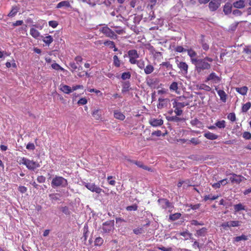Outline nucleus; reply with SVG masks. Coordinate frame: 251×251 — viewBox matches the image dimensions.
I'll list each match as a JSON object with an SVG mask.
<instances>
[{
  "label": "nucleus",
  "mask_w": 251,
  "mask_h": 251,
  "mask_svg": "<svg viewBox=\"0 0 251 251\" xmlns=\"http://www.w3.org/2000/svg\"><path fill=\"white\" fill-rule=\"evenodd\" d=\"M131 77V74L129 72H124L121 75V78L125 80L126 79H128Z\"/></svg>",
  "instance_id": "44"
},
{
  "label": "nucleus",
  "mask_w": 251,
  "mask_h": 251,
  "mask_svg": "<svg viewBox=\"0 0 251 251\" xmlns=\"http://www.w3.org/2000/svg\"><path fill=\"white\" fill-rule=\"evenodd\" d=\"M160 208L166 209L168 208L172 207V204L166 199H159L157 201Z\"/></svg>",
  "instance_id": "11"
},
{
  "label": "nucleus",
  "mask_w": 251,
  "mask_h": 251,
  "mask_svg": "<svg viewBox=\"0 0 251 251\" xmlns=\"http://www.w3.org/2000/svg\"><path fill=\"white\" fill-rule=\"evenodd\" d=\"M51 67L52 69L55 70H60L61 71L64 70V69L62 68L59 64L57 63H54L51 64Z\"/></svg>",
  "instance_id": "55"
},
{
  "label": "nucleus",
  "mask_w": 251,
  "mask_h": 251,
  "mask_svg": "<svg viewBox=\"0 0 251 251\" xmlns=\"http://www.w3.org/2000/svg\"><path fill=\"white\" fill-rule=\"evenodd\" d=\"M201 206V203H198V204H190L188 205V206L189 207H190V208L192 210H197V209H198Z\"/></svg>",
  "instance_id": "58"
},
{
  "label": "nucleus",
  "mask_w": 251,
  "mask_h": 251,
  "mask_svg": "<svg viewBox=\"0 0 251 251\" xmlns=\"http://www.w3.org/2000/svg\"><path fill=\"white\" fill-rule=\"evenodd\" d=\"M133 233L136 235L142 234L144 232V230L142 227H137L135 228L133 230Z\"/></svg>",
  "instance_id": "54"
},
{
  "label": "nucleus",
  "mask_w": 251,
  "mask_h": 251,
  "mask_svg": "<svg viewBox=\"0 0 251 251\" xmlns=\"http://www.w3.org/2000/svg\"><path fill=\"white\" fill-rule=\"evenodd\" d=\"M137 64V66L140 69H143L145 68V62L144 60L141 59L139 60H136V64Z\"/></svg>",
  "instance_id": "46"
},
{
  "label": "nucleus",
  "mask_w": 251,
  "mask_h": 251,
  "mask_svg": "<svg viewBox=\"0 0 251 251\" xmlns=\"http://www.w3.org/2000/svg\"><path fill=\"white\" fill-rule=\"evenodd\" d=\"M207 229L206 227H202L197 231L196 235L198 236H204L207 232Z\"/></svg>",
  "instance_id": "32"
},
{
  "label": "nucleus",
  "mask_w": 251,
  "mask_h": 251,
  "mask_svg": "<svg viewBox=\"0 0 251 251\" xmlns=\"http://www.w3.org/2000/svg\"><path fill=\"white\" fill-rule=\"evenodd\" d=\"M147 85L151 88H155L159 83V79L156 77L148 76L146 79Z\"/></svg>",
  "instance_id": "9"
},
{
  "label": "nucleus",
  "mask_w": 251,
  "mask_h": 251,
  "mask_svg": "<svg viewBox=\"0 0 251 251\" xmlns=\"http://www.w3.org/2000/svg\"><path fill=\"white\" fill-rule=\"evenodd\" d=\"M43 42L47 45H49L53 42V38L50 35H48L44 38Z\"/></svg>",
  "instance_id": "38"
},
{
  "label": "nucleus",
  "mask_w": 251,
  "mask_h": 251,
  "mask_svg": "<svg viewBox=\"0 0 251 251\" xmlns=\"http://www.w3.org/2000/svg\"><path fill=\"white\" fill-rule=\"evenodd\" d=\"M19 7L17 6H13L11 10L8 14V17H12L15 16L19 11Z\"/></svg>",
  "instance_id": "29"
},
{
  "label": "nucleus",
  "mask_w": 251,
  "mask_h": 251,
  "mask_svg": "<svg viewBox=\"0 0 251 251\" xmlns=\"http://www.w3.org/2000/svg\"><path fill=\"white\" fill-rule=\"evenodd\" d=\"M103 243V239L100 237H97L94 241V245L95 246H101Z\"/></svg>",
  "instance_id": "36"
},
{
  "label": "nucleus",
  "mask_w": 251,
  "mask_h": 251,
  "mask_svg": "<svg viewBox=\"0 0 251 251\" xmlns=\"http://www.w3.org/2000/svg\"><path fill=\"white\" fill-rule=\"evenodd\" d=\"M113 65L116 67H119L121 65V61L116 55L113 56Z\"/></svg>",
  "instance_id": "41"
},
{
  "label": "nucleus",
  "mask_w": 251,
  "mask_h": 251,
  "mask_svg": "<svg viewBox=\"0 0 251 251\" xmlns=\"http://www.w3.org/2000/svg\"><path fill=\"white\" fill-rule=\"evenodd\" d=\"M58 25V22L56 21H50L49 22V25L52 28L56 27Z\"/></svg>",
  "instance_id": "60"
},
{
  "label": "nucleus",
  "mask_w": 251,
  "mask_h": 251,
  "mask_svg": "<svg viewBox=\"0 0 251 251\" xmlns=\"http://www.w3.org/2000/svg\"><path fill=\"white\" fill-rule=\"evenodd\" d=\"M244 51L248 55H251V47H246L244 48Z\"/></svg>",
  "instance_id": "64"
},
{
  "label": "nucleus",
  "mask_w": 251,
  "mask_h": 251,
  "mask_svg": "<svg viewBox=\"0 0 251 251\" xmlns=\"http://www.w3.org/2000/svg\"><path fill=\"white\" fill-rule=\"evenodd\" d=\"M69 66L70 67V70L72 72H75L77 68L76 64L74 62H70L69 63Z\"/></svg>",
  "instance_id": "51"
},
{
  "label": "nucleus",
  "mask_w": 251,
  "mask_h": 251,
  "mask_svg": "<svg viewBox=\"0 0 251 251\" xmlns=\"http://www.w3.org/2000/svg\"><path fill=\"white\" fill-rule=\"evenodd\" d=\"M127 211H136L138 209V206L136 204L128 206L126 208Z\"/></svg>",
  "instance_id": "57"
},
{
  "label": "nucleus",
  "mask_w": 251,
  "mask_h": 251,
  "mask_svg": "<svg viewBox=\"0 0 251 251\" xmlns=\"http://www.w3.org/2000/svg\"><path fill=\"white\" fill-rule=\"evenodd\" d=\"M193 96L191 95L190 97H185L184 96H181L177 97L176 100L179 102L185 101L187 100H192Z\"/></svg>",
  "instance_id": "34"
},
{
  "label": "nucleus",
  "mask_w": 251,
  "mask_h": 251,
  "mask_svg": "<svg viewBox=\"0 0 251 251\" xmlns=\"http://www.w3.org/2000/svg\"><path fill=\"white\" fill-rule=\"evenodd\" d=\"M251 107V103L250 102H248L244 104L242 107V111L243 112H246Z\"/></svg>",
  "instance_id": "43"
},
{
  "label": "nucleus",
  "mask_w": 251,
  "mask_h": 251,
  "mask_svg": "<svg viewBox=\"0 0 251 251\" xmlns=\"http://www.w3.org/2000/svg\"><path fill=\"white\" fill-rule=\"evenodd\" d=\"M134 164L136 165L139 168H142L144 170L152 172V169L151 168L148 167L147 166L144 165L143 163L141 161H136V162H134Z\"/></svg>",
  "instance_id": "25"
},
{
  "label": "nucleus",
  "mask_w": 251,
  "mask_h": 251,
  "mask_svg": "<svg viewBox=\"0 0 251 251\" xmlns=\"http://www.w3.org/2000/svg\"><path fill=\"white\" fill-rule=\"evenodd\" d=\"M230 227H236L239 226V221H232L229 222Z\"/></svg>",
  "instance_id": "61"
},
{
  "label": "nucleus",
  "mask_w": 251,
  "mask_h": 251,
  "mask_svg": "<svg viewBox=\"0 0 251 251\" xmlns=\"http://www.w3.org/2000/svg\"><path fill=\"white\" fill-rule=\"evenodd\" d=\"M129 61L131 64H135L137 59L139 58V55L136 50H129L128 52Z\"/></svg>",
  "instance_id": "8"
},
{
  "label": "nucleus",
  "mask_w": 251,
  "mask_h": 251,
  "mask_svg": "<svg viewBox=\"0 0 251 251\" xmlns=\"http://www.w3.org/2000/svg\"><path fill=\"white\" fill-rule=\"evenodd\" d=\"M160 65L165 66L168 69L173 70V66L169 62H163L160 64Z\"/></svg>",
  "instance_id": "53"
},
{
  "label": "nucleus",
  "mask_w": 251,
  "mask_h": 251,
  "mask_svg": "<svg viewBox=\"0 0 251 251\" xmlns=\"http://www.w3.org/2000/svg\"><path fill=\"white\" fill-rule=\"evenodd\" d=\"M18 162L20 165H24L29 170L34 171L39 168L40 165L38 162L29 160L25 157H19L18 159Z\"/></svg>",
  "instance_id": "2"
},
{
  "label": "nucleus",
  "mask_w": 251,
  "mask_h": 251,
  "mask_svg": "<svg viewBox=\"0 0 251 251\" xmlns=\"http://www.w3.org/2000/svg\"><path fill=\"white\" fill-rule=\"evenodd\" d=\"M233 6L236 8H243L245 6V1L243 0H239L233 3Z\"/></svg>",
  "instance_id": "21"
},
{
  "label": "nucleus",
  "mask_w": 251,
  "mask_h": 251,
  "mask_svg": "<svg viewBox=\"0 0 251 251\" xmlns=\"http://www.w3.org/2000/svg\"><path fill=\"white\" fill-rule=\"evenodd\" d=\"M170 104V100L168 98H159L158 103L157 104V108L161 109L167 107L168 105Z\"/></svg>",
  "instance_id": "13"
},
{
  "label": "nucleus",
  "mask_w": 251,
  "mask_h": 251,
  "mask_svg": "<svg viewBox=\"0 0 251 251\" xmlns=\"http://www.w3.org/2000/svg\"><path fill=\"white\" fill-rule=\"evenodd\" d=\"M70 6V4L69 1H62L57 4L56 8H60L63 7H69Z\"/></svg>",
  "instance_id": "28"
},
{
  "label": "nucleus",
  "mask_w": 251,
  "mask_h": 251,
  "mask_svg": "<svg viewBox=\"0 0 251 251\" xmlns=\"http://www.w3.org/2000/svg\"><path fill=\"white\" fill-rule=\"evenodd\" d=\"M102 234H108L113 232L114 229V221L109 220L105 222L100 227Z\"/></svg>",
  "instance_id": "5"
},
{
  "label": "nucleus",
  "mask_w": 251,
  "mask_h": 251,
  "mask_svg": "<svg viewBox=\"0 0 251 251\" xmlns=\"http://www.w3.org/2000/svg\"><path fill=\"white\" fill-rule=\"evenodd\" d=\"M230 180L232 183L239 184L242 181L241 176L233 174L232 176L230 177Z\"/></svg>",
  "instance_id": "20"
},
{
  "label": "nucleus",
  "mask_w": 251,
  "mask_h": 251,
  "mask_svg": "<svg viewBox=\"0 0 251 251\" xmlns=\"http://www.w3.org/2000/svg\"><path fill=\"white\" fill-rule=\"evenodd\" d=\"M187 54L191 59V62L192 64L195 62V61L197 59L196 56L197 55V52L193 50L190 49L187 50Z\"/></svg>",
  "instance_id": "16"
},
{
  "label": "nucleus",
  "mask_w": 251,
  "mask_h": 251,
  "mask_svg": "<svg viewBox=\"0 0 251 251\" xmlns=\"http://www.w3.org/2000/svg\"><path fill=\"white\" fill-rule=\"evenodd\" d=\"M248 239V236L242 234L241 236H237L234 238V241L236 242H239L241 240H247Z\"/></svg>",
  "instance_id": "42"
},
{
  "label": "nucleus",
  "mask_w": 251,
  "mask_h": 251,
  "mask_svg": "<svg viewBox=\"0 0 251 251\" xmlns=\"http://www.w3.org/2000/svg\"><path fill=\"white\" fill-rule=\"evenodd\" d=\"M234 209L235 212H237L241 210L245 209V206L241 203H238L234 205Z\"/></svg>",
  "instance_id": "37"
},
{
  "label": "nucleus",
  "mask_w": 251,
  "mask_h": 251,
  "mask_svg": "<svg viewBox=\"0 0 251 251\" xmlns=\"http://www.w3.org/2000/svg\"><path fill=\"white\" fill-rule=\"evenodd\" d=\"M192 102V100H187L185 101L179 102L176 100H174L173 102V108H175L174 112L176 116H180L183 113L182 108L186 106H188Z\"/></svg>",
  "instance_id": "3"
},
{
  "label": "nucleus",
  "mask_w": 251,
  "mask_h": 251,
  "mask_svg": "<svg viewBox=\"0 0 251 251\" xmlns=\"http://www.w3.org/2000/svg\"><path fill=\"white\" fill-rule=\"evenodd\" d=\"M243 137L246 139H250L251 138V134L248 131H245L243 134Z\"/></svg>",
  "instance_id": "63"
},
{
  "label": "nucleus",
  "mask_w": 251,
  "mask_h": 251,
  "mask_svg": "<svg viewBox=\"0 0 251 251\" xmlns=\"http://www.w3.org/2000/svg\"><path fill=\"white\" fill-rule=\"evenodd\" d=\"M213 61L211 57L206 56L203 59H197L193 64L195 66L196 70L201 72L204 70H208L211 68V65L207 61L212 62Z\"/></svg>",
  "instance_id": "1"
},
{
  "label": "nucleus",
  "mask_w": 251,
  "mask_h": 251,
  "mask_svg": "<svg viewBox=\"0 0 251 251\" xmlns=\"http://www.w3.org/2000/svg\"><path fill=\"white\" fill-rule=\"evenodd\" d=\"M177 67L182 72H183L185 74L187 73L188 66L185 62L182 61L179 62V63H177Z\"/></svg>",
  "instance_id": "17"
},
{
  "label": "nucleus",
  "mask_w": 251,
  "mask_h": 251,
  "mask_svg": "<svg viewBox=\"0 0 251 251\" xmlns=\"http://www.w3.org/2000/svg\"><path fill=\"white\" fill-rule=\"evenodd\" d=\"M100 31L103 33L106 37L111 38H117V35L115 34V32L112 31L107 26H103L100 29Z\"/></svg>",
  "instance_id": "7"
},
{
  "label": "nucleus",
  "mask_w": 251,
  "mask_h": 251,
  "mask_svg": "<svg viewBox=\"0 0 251 251\" xmlns=\"http://www.w3.org/2000/svg\"><path fill=\"white\" fill-rule=\"evenodd\" d=\"M114 116L116 119L121 121H123L125 119V116L119 110L114 111Z\"/></svg>",
  "instance_id": "22"
},
{
  "label": "nucleus",
  "mask_w": 251,
  "mask_h": 251,
  "mask_svg": "<svg viewBox=\"0 0 251 251\" xmlns=\"http://www.w3.org/2000/svg\"><path fill=\"white\" fill-rule=\"evenodd\" d=\"M181 214L180 213H176L173 214H171L169 216V219L172 221H175L179 219L181 217Z\"/></svg>",
  "instance_id": "40"
},
{
  "label": "nucleus",
  "mask_w": 251,
  "mask_h": 251,
  "mask_svg": "<svg viewBox=\"0 0 251 251\" xmlns=\"http://www.w3.org/2000/svg\"><path fill=\"white\" fill-rule=\"evenodd\" d=\"M248 88L247 86H243L240 88H236V91L242 95H246Z\"/></svg>",
  "instance_id": "30"
},
{
  "label": "nucleus",
  "mask_w": 251,
  "mask_h": 251,
  "mask_svg": "<svg viewBox=\"0 0 251 251\" xmlns=\"http://www.w3.org/2000/svg\"><path fill=\"white\" fill-rule=\"evenodd\" d=\"M154 70V67L151 64H148L144 69V72L146 75L152 73Z\"/></svg>",
  "instance_id": "24"
},
{
  "label": "nucleus",
  "mask_w": 251,
  "mask_h": 251,
  "mask_svg": "<svg viewBox=\"0 0 251 251\" xmlns=\"http://www.w3.org/2000/svg\"><path fill=\"white\" fill-rule=\"evenodd\" d=\"M219 198V196H213L212 197L210 196V195H206L204 197L203 200L204 201H207L208 200H211L212 201L217 199Z\"/></svg>",
  "instance_id": "49"
},
{
  "label": "nucleus",
  "mask_w": 251,
  "mask_h": 251,
  "mask_svg": "<svg viewBox=\"0 0 251 251\" xmlns=\"http://www.w3.org/2000/svg\"><path fill=\"white\" fill-rule=\"evenodd\" d=\"M149 123L152 126H159L163 124V121L161 119L151 118L150 120Z\"/></svg>",
  "instance_id": "15"
},
{
  "label": "nucleus",
  "mask_w": 251,
  "mask_h": 251,
  "mask_svg": "<svg viewBox=\"0 0 251 251\" xmlns=\"http://www.w3.org/2000/svg\"><path fill=\"white\" fill-rule=\"evenodd\" d=\"M178 116H176V115L175 116L170 117L167 119L169 121L175 122H179L184 120L183 118H179Z\"/></svg>",
  "instance_id": "35"
},
{
  "label": "nucleus",
  "mask_w": 251,
  "mask_h": 251,
  "mask_svg": "<svg viewBox=\"0 0 251 251\" xmlns=\"http://www.w3.org/2000/svg\"><path fill=\"white\" fill-rule=\"evenodd\" d=\"M103 44L105 46H108L110 49H113L114 47H115V43L113 41H106L104 42Z\"/></svg>",
  "instance_id": "48"
},
{
  "label": "nucleus",
  "mask_w": 251,
  "mask_h": 251,
  "mask_svg": "<svg viewBox=\"0 0 251 251\" xmlns=\"http://www.w3.org/2000/svg\"><path fill=\"white\" fill-rule=\"evenodd\" d=\"M200 38L199 40V44L204 51H207L209 49L208 40L205 39V36L202 34L201 35Z\"/></svg>",
  "instance_id": "10"
},
{
  "label": "nucleus",
  "mask_w": 251,
  "mask_h": 251,
  "mask_svg": "<svg viewBox=\"0 0 251 251\" xmlns=\"http://www.w3.org/2000/svg\"><path fill=\"white\" fill-rule=\"evenodd\" d=\"M51 186L54 187H65L68 185V181L66 179L62 176H55L53 178L51 182Z\"/></svg>",
  "instance_id": "4"
},
{
  "label": "nucleus",
  "mask_w": 251,
  "mask_h": 251,
  "mask_svg": "<svg viewBox=\"0 0 251 251\" xmlns=\"http://www.w3.org/2000/svg\"><path fill=\"white\" fill-rule=\"evenodd\" d=\"M87 103V100L85 98H82L80 99L77 102V103L79 105H84L86 104Z\"/></svg>",
  "instance_id": "59"
},
{
  "label": "nucleus",
  "mask_w": 251,
  "mask_h": 251,
  "mask_svg": "<svg viewBox=\"0 0 251 251\" xmlns=\"http://www.w3.org/2000/svg\"><path fill=\"white\" fill-rule=\"evenodd\" d=\"M220 0H211L208 4L209 10L211 11H216L220 6Z\"/></svg>",
  "instance_id": "14"
},
{
  "label": "nucleus",
  "mask_w": 251,
  "mask_h": 251,
  "mask_svg": "<svg viewBox=\"0 0 251 251\" xmlns=\"http://www.w3.org/2000/svg\"><path fill=\"white\" fill-rule=\"evenodd\" d=\"M227 118L231 122L236 121V116L234 113H230L227 115Z\"/></svg>",
  "instance_id": "56"
},
{
  "label": "nucleus",
  "mask_w": 251,
  "mask_h": 251,
  "mask_svg": "<svg viewBox=\"0 0 251 251\" xmlns=\"http://www.w3.org/2000/svg\"><path fill=\"white\" fill-rule=\"evenodd\" d=\"M224 120L219 121L215 123V125L220 128H223L226 126Z\"/></svg>",
  "instance_id": "45"
},
{
  "label": "nucleus",
  "mask_w": 251,
  "mask_h": 251,
  "mask_svg": "<svg viewBox=\"0 0 251 251\" xmlns=\"http://www.w3.org/2000/svg\"><path fill=\"white\" fill-rule=\"evenodd\" d=\"M204 136L207 139L214 140H216L218 138V135L212 133L210 131H207L203 134Z\"/></svg>",
  "instance_id": "18"
},
{
  "label": "nucleus",
  "mask_w": 251,
  "mask_h": 251,
  "mask_svg": "<svg viewBox=\"0 0 251 251\" xmlns=\"http://www.w3.org/2000/svg\"><path fill=\"white\" fill-rule=\"evenodd\" d=\"M30 34L34 38H37L40 36L39 32L34 28H30Z\"/></svg>",
  "instance_id": "31"
},
{
  "label": "nucleus",
  "mask_w": 251,
  "mask_h": 251,
  "mask_svg": "<svg viewBox=\"0 0 251 251\" xmlns=\"http://www.w3.org/2000/svg\"><path fill=\"white\" fill-rule=\"evenodd\" d=\"M130 89V83L129 81H125L123 82L122 85V93H126L129 91Z\"/></svg>",
  "instance_id": "27"
},
{
  "label": "nucleus",
  "mask_w": 251,
  "mask_h": 251,
  "mask_svg": "<svg viewBox=\"0 0 251 251\" xmlns=\"http://www.w3.org/2000/svg\"><path fill=\"white\" fill-rule=\"evenodd\" d=\"M231 8V6L229 4H225L223 9V11L225 14L227 15L230 14L232 11Z\"/></svg>",
  "instance_id": "39"
},
{
  "label": "nucleus",
  "mask_w": 251,
  "mask_h": 251,
  "mask_svg": "<svg viewBox=\"0 0 251 251\" xmlns=\"http://www.w3.org/2000/svg\"><path fill=\"white\" fill-rule=\"evenodd\" d=\"M198 87L200 90H203L206 92H210L211 90L210 86L203 83L198 85Z\"/></svg>",
  "instance_id": "33"
},
{
  "label": "nucleus",
  "mask_w": 251,
  "mask_h": 251,
  "mask_svg": "<svg viewBox=\"0 0 251 251\" xmlns=\"http://www.w3.org/2000/svg\"><path fill=\"white\" fill-rule=\"evenodd\" d=\"M189 142L194 145H197L201 143V141L197 138H192L189 141Z\"/></svg>",
  "instance_id": "52"
},
{
  "label": "nucleus",
  "mask_w": 251,
  "mask_h": 251,
  "mask_svg": "<svg viewBox=\"0 0 251 251\" xmlns=\"http://www.w3.org/2000/svg\"><path fill=\"white\" fill-rule=\"evenodd\" d=\"M60 90L63 93L69 94L72 92L71 87L68 85L65 84H61L60 85Z\"/></svg>",
  "instance_id": "19"
},
{
  "label": "nucleus",
  "mask_w": 251,
  "mask_h": 251,
  "mask_svg": "<svg viewBox=\"0 0 251 251\" xmlns=\"http://www.w3.org/2000/svg\"><path fill=\"white\" fill-rule=\"evenodd\" d=\"M169 89L171 91L175 92L176 93L178 94V83L176 82H173L170 85Z\"/></svg>",
  "instance_id": "26"
},
{
  "label": "nucleus",
  "mask_w": 251,
  "mask_h": 251,
  "mask_svg": "<svg viewBox=\"0 0 251 251\" xmlns=\"http://www.w3.org/2000/svg\"><path fill=\"white\" fill-rule=\"evenodd\" d=\"M92 114L96 120H99L101 117V115L99 114V110L98 109L95 110Z\"/></svg>",
  "instance_id": "47"
},
{
  "label": "nucleus",
  "mask_w": 251,
  "mask_h": 251,
  "mask_svg": "<svg viewBox=\"0 0 251 251\" xmlns=\"http://www.w3.org/2000/svg\"><path fill=\"white\" fill-rule=\"evenodd\" d=\"M116 29L115 30V32L118 34H122L125 32L124 30L119 26H116Z\"/></svg>",
  "instance_id": "62"
},
{
  "label": "nucleus",
  "mask_w": 251,
  "mask_h": 251,
  "mask_svg": "<svg viewBox=\"0 0 251 251\" xmlns=\"http://www.w3.org/2000/svg\"><path fill=\"white\" fill-rule=\"evenodd\" d=\"M212 81L213 83H218L221 81V78L215 73L212 72L206 77L205 82Z\"/></svg>",
  "instance_id": "12"
},
{
  "label": "nucleus",
  "mask_w": 251,
  "mask_h": 251,
  "mask_svg": "<svg viewBox=\"0 0 251 251\" xmlns=\"http://www.w3.org/2000/svg\"><path fill=\"white\" fill-rule=\"evenodd\" d=\"M175 51L180 53L186 51L187 50L185 49L183 47L181 46H178L175 48Z\"/></svg>",
  "instance_id": "50"
},
{
  "label": "nucleus",
  "mask_w": 251,
  "mask_h": 251,
  "mask_svg": "<svg viewBox=\"0 0 251 251\" xmlns=\"http://www.w3.org/2000/svg\"><path fill=\"white\" fill-rule=\"evenodd\" d=\"M83 184L86 188L92 192L100 194L104 191L103 190L96 185L94 183L83 182Z\"/></svg>",
  "instance_id": "6"
},
{
  "label": "nucleus",
  "mask_w": 251,
  "mask_h": 251,
  "mask_svg": "<svg viewBox=\"0 0 251 251\" xmlns=\"http://www.w3.org/2000/svg\"><path fill=\"white\" fill-rule=\"evenodd\" d=\"M217 93L220 98V100L223 102H226V98H227V95L226 94L224 90H219L217 91Z\"/></svg>",
  "instance_id": "23"
}]
</instances>
